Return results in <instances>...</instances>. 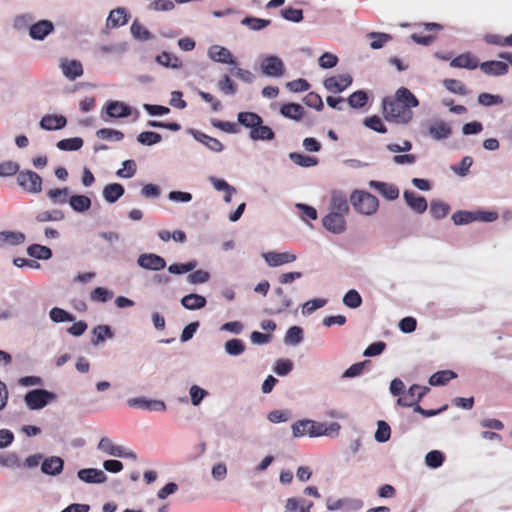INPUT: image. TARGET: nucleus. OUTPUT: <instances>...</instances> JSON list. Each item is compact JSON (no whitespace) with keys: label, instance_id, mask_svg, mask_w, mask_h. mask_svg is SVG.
Returning <instances> with one entry per match:
<instances>
[{"label":"nucleus","instance_id":"59","mask_svg":"<svg viewBox=\"0 0 512 512\" xmlns=\"http://www.w3.org/2000/svg\"><path fill=\"white\" fill-rule=\"evenodd\" d=\"M342 302L345 306L355 309L362 304V298L356 290L351 289L344 295Z\"/></svg>","mask_w":512,"mask_h":512},{"label":"nucleus","instance_id":"37","mask_svg":"<svg viewBox=\"0 0 512 512\" xmlns=\"http://www.w3.org/2000/svg\"><path fill=\"white\" fill-rule=\"evenodd\" d=\"M92 334L95 336V339L91 340L92 345L98 346L100 343H103L106 339L113 338L114 334L109 325H97L93 328Z\"/></svg>","mask_w":512,"mask_h":512},{"label":"nucleus","instance_id":"63","mask_svg":"<svg viewBox=\"0 0 512 512\" xmlns=\"http://www.w3.org/2000/svg\"><path fill=\"white\" fill-rule=\"evenodd\" d=\"M241 23L248 26L251 30L258 31L267 27L271 21L255 17H245Z\"/></svg>","mask_w":512,"mask_h":512},{"label":"nucleus","instance_id":"19","mask_svg":"<svg viewBox=\"0 0 512 512\" xmlns=\"http://www.w3.org/2000/svg\"><path fill=\"white\" fill-rule=\"evenodd\" d=\"M369 187L378 191L387 200H395L399 197V189L396 185L376 180L369 182Z\"/></svg>","mask_w":512,"mask_h":512},{"label":"nucleus","instance_id":"31","mask_svg":"<svg viewBox=\"0 0 512 512\" xmlns=\"http://www.w3.org/2000/svg\"><path fill=\"white\" fill-rule=\"evenodd\" d=\"M348 211L349 206L345 195L342 193H334L330 201V212L346 215Z\"/></svg>","mask_w":512,"mask_h":512},{"label":"nucleus","instance_id":"33","mask_svg":"<svg viewBox=\"0 0 512 512\" xmlns=\"http://www.w3.org/2000/svg\"><path fill=\"white\" fill-rule=\"evenodd\" d=\"M26 240L25 234L19 231H1L0 241L9 246L22 245Z\"/></svg>","mask_w":512,"mask_h":512},{"label":"nucleus","instance_id":"38","mask_svg":"<svg viewBox=\"0 0 512 512\" xmlns=\"http://www.w3.org/2000/svg\"><path fill=\"white\" fill-rule=\"evenodd\" d=\"M237 120L241 125L249 128L250 131L263 123L262 118L254 112H240L237 115Z\"/></svg>","mask_w":512,"mask_h":512},{"label":"nucleus","instance_id":"10","mask_svg":"<svg viewBox=\"0 0 512 512\" xmlns=\"http://www.w3.org/2000/svg\"><path fill=\"white\" fill-rule=\"evenodd\" d=\"M429 391L428 387H423L417 384L412 385L407 394L398 398L397 404L403 407H413L426 395Z\"/></svg>","mask_w":512,"mask_h":512},{"label":"nucleus","instance_id":"52","mask_svg":"<svg viewBox=\"0 0 512 512\" xmlns=\"http://www.w3.org/2000/svg\"><path fill=\"white\" fill-rule=\"evenodd\" d=\"M347 101H348V104L350 107L359 109L366 105V103L368 101V95L365 91L358 90V91L352 93L348 97Z\"/></svg>","mask_w":512,"mask_h":512},{"label":"nucleus","instance_id":"41","mask_svg":"<svg viewBox=\"0 0 512 512\" xmlns=\"http://www.w3.org/2000/svg\"><path fill=\"white\" fill-rule=\"evenodd\" d=\"M289 159L300 167H313L318 164V159L313 156L304 155L297 152H291L288 155Z\"/></svg>","mask_w":512,"mask_h":512},{"label":"nucleus","instance_id":"45","mask_svg":"<svg viewBox=\"0 0 512 512\" xmlns=\"http://www.w3.org/2000/svg\"><path fill=\"white\" fill-rule=\"evenodd\" d=\"M456 377H457L456 373H454L451 370L438 371L430 376L429 384L432 386L445 385L451 379H454Z\"/></svg>","mask_w":512,"mask_h":512},{"label":"nucleus","instance_id":"62","mask_svg":"<svg viewBox=\"0 0 512 512\" xmlns=\"http://www.w3.org/2000/svg\"><path fill=\"white\" fill-rule=\"evenodd\" d=\"M326 303H327V300L322 299V298H316V299L309 300L303 304L302 314L310 315V314L314 313L317 309L324 307L326 305Z\"/></svg>","mask_w":512,"mask_h":512},{"label":"nucleus","instance_id":"26","mask_svg":"<svg viewBox=\"0 0 512 512\" xmlns=\"http://www.w3.org/2000/svg\"><path fill=\"white\" fill-rule=\"evenodd\" d=\"M61 69L66 78L75 80L83 75V67L81 62L77 60H64L61 63Z\"/></svg>","mask_w":512,"mask_h":512},{"label":"nucleus","instance_id":"58","mask_svg":"<svg viewBox=\"0 0 512 512\" xmlns=\"http://www.w3.org/2000/svg\"><path fill=\"white\" fill-rule=\"evenodd\" d=\"M444 462V455L439 450H432L425 456V463L430 468H438Z\"/></svg>","mask_w":512,"mask_h":512},{"label":"nucleus","instance_id":"40","mask_svg":"<svg viewBox=\"0 0 512 512\" xmlns=\"http://www.w3.org/2000/svg\"><path fill=\"white\" fill-rule=\"evenodd\" d=\"M35 219L39 223L59 222L65 219V214L60 209H52L39 212Z\"/></svg>","mask_w":512,"mask_h":512},{"label":"nucleus","instance_id":"36","mask_svg":"<svg viewBox=\"0 0 512 512\" xmlns=\"http://www.w3.org/2000/svg\"><path fill=\"white\" fill-rule=\"evenodd\" d=\"M249 137L251 140L254 141H271L274 139L275 133L270 127L263 125V123H260L259 126H256L254 129L250 131Z\"/></svg>","mask_w":512,"mask_h":512},{"label":"nucleus","instance_id":"21","mask_svg":"<svg viewBox=\"0 0 512 512\" xmlns=\"http://www.w3.org/2000/svg\"><path fill=\"white\" fill-rule=\"evenodd\" d=\"M406 204L416 213L422 214L427 209V201L424 197L417 195L414 191L405 190L403 193Z\"/></svg>","mask_w":512,"mask_h":512},{"label":"nucleus","instance_id":"53","mask_svg":"<svg viewBox=\"0 0 512 512\" xmlns=\"http://www.w3.org/2000/svg\"><path fill=\"white\" fill-rule=\"evenodd\" d=\"M449 210H450L449 205L442 201L434 200L430 203V213L436 219H442V218L446 217Z\"/></svg>","mask_w":512,"mask_h":512},{"label":"nucleus","instance_id":"39","mask_svg":"<svg viewBox=\"0 0 512 512\" xmlns=\"http://www.w3.org/2000/svg\"><path fill=\"white\" fill-rule=\"evenodd\" d=\"M70 207L78 213H83L90 209L91 199L85 195H72L69 198Z\"/></svg>","mask_w":512,"mask_h":512},{"label":"nucleus","instance_id":"29","mask_svg":"<svg viewBox=\"0 0 512 512\" xmlns=\"http://www.w3.org/2000/svg\"><path fill=\"white\" fill-rule=\"evenodd\" d=\"M280 114L285 118L300 121L304 116V108L297 103H287L280 107Z\"/></svg>","mask_w":512,"mask_h":512},{"label":"nucleus","instance_id":"25","mask_svg":"<svg viewBox=\"0 0 512 512\" xmlns=\"http://www.w3.org/2000/svg\"><path fill=\"white\" fill-rule=\"evenodd\" d=\"M312 507L313 503L311 501L291 497L286 500L284 512H311Z\"/></svg>","mask_w":512,"mask_h":512},{"label":"nucleus","instance_id":"51","mask_svg":"<svg viewBox=\"0 0 512 512\" xmlns=\"http://www.w3.org/2000/svg\"><path fill=\"white\" fill-rule=\"evenodd\" d=\"M96 136L99 139L116 142H119L124 138V134L121 131L110 128L99 129L96 131Z\"/></svg>","mask_w":512,"mask_h":512},{"label":"nucleus","instance_id":"48","mask_svg":"<svg viewBox=\"0 0 512 512\" xmlns=\"http://www.w3.org/2000/svg\"><path fill=\"white\" fill-rule=\"evenodd\" d=\"M56 146L62 151H76L83 146V139L80 137L62 139L57 142Z\"/></svg>","mask_w":512,"mask_h":512},{"label":"nucleus","instance_id":"64","mask_svg":"<svg viewBox=\"0 0 512 512\" xmlns=\"http://www.w3.org/2000/svg\"><path fill=\"white\" fill-rule=\"evenodd\" d=\"M189 395L191 403L194 406H198L200 405L202 400L208 395V392L205 389L199 387L198 385H192L189 389Z\"/></svg>","mask_w":512,"mask_h":512},{"label":"nucleus","instance_id":"35","mask_svg":"<svg viewBox=\"0 0 512 512\" xmlns=\"http://www.w3.org/2000/svg\"><path fill=\"white\" fill-rule=\"evenodd\" d=\"M128 22V15L124 8L112 10L107 18V26L111 28L120 27Z\"/></svg>","mask_w":512,"mask_h":512},{"label":"nucleus","instance_id":"49","mask_svg":"<svg viewBox=\"0 0 512 512\" xmlns=\"http://www.w3.org/2000/svg\"><path fill=\"white\" fill-rule=\"evenodd\" d=\"M217 88L223 94L228 96L235 95L237 92L236 84L228 75L222 76V78L217 82Z\"/></svg>","mask_w":512,"mask_h":512},{"label":"nucleus","instance_id":"46","mask_svg":"<svg viewBox=\"0 0 512 512\" xmlns=\"http://www.w3.org/2000/svg\"><path fill=\"white\" fill-rule=\"evenodd\" d=\"M47 196L53 204H65L69 202L70 198L69 189L67 187L50 189L47 192Z\"/></svg>","mask_w":512,"mask_h":512},{"label":"nucleus","instance_id":"44","mask_svg":"<svg viewBox=\"0 0 512 512\" xmlns=\"http://www.w3.org/2000/svg\"><path fill=\"white\" fill-rule=\"evenodd\" d=\"M246 349L244 342L240 339L233 338L225 342L224 351L232 357L241 355Z\"/></svg>","mask_w":512,"mask_h":512},{"label":"nucleus","instance_id":"9","mask_svg":"<svg viewBox=\"0 0 512 512\" xmlns=\"http://www.w3.org/2000/svg\"><path fill=\"white\" fill-rule=\"evenodd\" d=\"M427 135L435 141L446 140L452 135V128L442 119H433L428 123Z\"/></svg>","mask_w":512,"mask_h":512},{"label":"nucleus","instance_id":"6","mask_svg":"<svg viewBox=\"0 0 512 512\" xmlns=\"http://www.w3.org/2000/svg\"><path fill=\"white\" fill-rule=\"evenodd\" d=\"M260 69L263 75L273 78L282 77L285 73L283 61L275 55L265 56L260 63Z\"/></svg>","mask_w":512,"mask_h":512},{"label":"nucleus","instance_id":"42","mask_svg":"<svg viewBox=\"0 0 512 512\" xmlns=\"http://www.w3.org/2000/svg\"><path fill=\"white\" fill-rule=\"evenodd\" d=\"M302 341H303V329L299 326L290 327L284 336V343L288 346H297Z\"/></svg>","mask_w":512,"mask_h":512},{"label":"nucleus","instance_id":"13","mask_svg":"<svg viewBox=\"0 0 512 512\" xmlns=\"http://www.w3.org/2000/svg\"><path fill=\"white\" fill-rule=\"evenodd\" d=\"M353 78L350 74H340L324 80V87L332 93H341L352 84Z\"/></svg>","mask_w":512,"mask_h":512},{"label":"nucleus","instance_id":"22","mask_svg":"<svg viewBox=\"0 0 512 512\" xmlns=\"http://www.w3.org/2000/svg\"><path fill=\"white\" fill-rule=\"evenodd\" d=\"M483 73L490 76H502L508 73L509 66L502 61H486L479 64Z\"/></svg>","mask_w":512,"mask_h":512},{"label":"nucleus","instance_id":"18","mask_svg":"<svg viewBox=\"0 0 512 512\" xmlns=\"http://www.w3.org/2000/svg\"><path fill=\"white\" fill-rule=\"evenodd\" d=\"M189 133L196 141L202 143L214 153H221L224 150V145L216 138L208 136L205 133L195 129H190Z\"/></svg>","mask_w":512,"mask_h":512},{"label":"nucleus","instance_id":"43","mask_svg":"<svg viewBox=\"0 0 512 512\" xmlns=\"http://www.w3.org/2000/svg\"><path fill=\"white\" fill-rule=\"evenodd\" d=\"M27 254L30 257L39 259V260H48L52 257V251L50 248L40 245V244H32L27 248Z\"/></svg>","mask_w":512,"mask_h":512},{"label":"nucleus","instance_id":"27","mask_svg":"<svg viewBox=\"0 0 512 512\" xmlns=\"http://www.w3.org/2000/svg\"><path fill=\"white\" fill-rule=\"evenodd\" d=\"M450 66L453 68H466L473 70L479 67V62L478 59L472 56L470 53H464L452 59Z\"/></svg>","mask_w":512,"mask_h":512},{"label":"nucleus","instance_id":"56","mask_svg":"<svg viewBox=\"0 0 512 512\" xmlns=\"http://www.w3.org/2000/svg\"><path fill=\"white\" fill-rule=\"evenodd\" d=\"M391 429L385 421H378L374 438L379 443L387 442L390 439Z\"/></svg>","mask_w":512,"mask_h":512},{"label":"nucleus","instance_id":"11","mask_svg":"<svg viewBox=\"0 0 512 512\" xmlns=\"http://www.w3.org/2000/svg\"><path fill=\"white\" fill-rule=\"evenodd\" d=\"M137 264L151 271H160L166 267V261L163 257L154 253H143L137 258Z\"/></svg>","mask_w":512,"mask_h":512},{"label":"nucleus","instance_id":"15","mask_svg":"<svg viewBox=\"0 0 512 512\" xmlns=\"http://www.w3.org/2000/svg\"><path fill=\"white\" fill-rule=\"evenodd\" d=\"M207 55L209 59L214 62L236 65V61L232 53L226 47L212 45L208 48Z\"/></svg>","mask_w":512,"mask_h":512},{"label":"nucleus","instance_id":"54","mask_svg":"<svg viewBox=\"0 0 512 512\" xmlns=\"http://www.w3.org/2000/svg\"><path fill=\"white\" fill-rule=\"evenodd\" d=\"M452 220L455 225H465L477 221L475 211H457L452 215Z\"/></svg>","mask_w":512,"mask_h":512},{"label":"nucleus","instance_id":"28","mask_svg":"<svg viewBox=\"0 0 512 512\" xmlns=\"http://www.w3.org/2000/svg\"><path fill=\"white\" fill-rule=\"evenodd\" d=\"M67 121L64 116L46 115L40 121V127L44 130H59L65 127Z\"/></svg>","mask_w":512,"mask_h":512},{"label":"nucleus","instance_id":"17","mask_svg":"<svg viewBox=\"0 0 512 512\" xmlns=\"http://www.w3.org/2000/svg\"><path fill=\"white\" fill-rule=\"evenodd\" d=\"M263 258L270 267H278L294 262L297 256L293 252H267L263 254Z\"/></svg>","mask_w":512,"mask_h":512},{"label":"nucleus","instance_id":"55","mask_svg":"<svg viewBox=\"0 0 512 512\" xmlns=\"http://www.w3.org/2000/svg\"><path fill=\"white\" fill-rule=\"evenodd\" d=\"M161 140H162L161 135L157 132H152V131L141 132L137 136V141L139 143H141L142 145H146V146H152L154 144L159 143Z\"/></svg>","mask_w":512,"mask_h":512},{"label":"nucleus","instance_id":"12","mask_svg":"<svg viewBox=\"0 0 512 512\" xmlns=\"http://www.w3.org/2000/svg\"><path fill=\"white\" fill-rule=\"evenodd\" d=\"M322 225L333 234H341L346 230L345 215L329 212L323 217Z\"/></svg>","mask_w":512,"mask_h":512},{"label":"nucleus","instance_id":"30","mask_svg":"<svg viewBox=\"0 0 512 512\" xmlns=\"http://www.w3.org/2000/svg\"><path fill=\"white\" fill-rule=\"evenodd\" d=\"M103 197L108 203H115L124 193V187L119 183H110L103 188Z\"/></svg>","mask_w":512,"mask_h":512},{"label":"nucleus","instance_id":"1","mask_svg":"<svg viewBox=\"0 0 512 512\" xmlns=\"http://www.w3.org/2000/svg\"><path fill=\"white\" fill-rule=\"evenodd\" d=\"M418 105L416 96L405 87H400L393 97H386L382 101L385 119L396 124H408L413 119L411 109Z\"/></svg>","mask_w":512,"mask_h":512},{"label":"nucleus","instance_id":"20","mask_svg":"<svg viewBox=\"0 0 512 512\" xmlns=\"http://www.w3.org/2000/svg\"><path fill=\"white\" fill-rule=\"evenodd\" d=\"M54 30V25L49 20H40L29 28V35L34 40H43Z\"/></svg>","mask_w":512,"mask_h":512},{"label":"nucleus","instance_id":"47","mask_svg":"<svg viewBox=\"0 0 512 512\" xmlns=\"http://www.w3.org/2000/svg\"><path fill=\"white\" fill-rule=\"evenodd\" d=\"M295 208L299 211L300 219L307 223L308 220H316L318 217L317 210L304 203H296Z\"/></svg>","mask_w":512,"mask_h":512},{"label":"nucleus","instance_id":"2","mask_svg":"<svg viewBox=\"0 0 512 512\" xmlns=\"http://www.w3.org/2000/svg\"><path fill=\"white\" fill-rule=\"evenodd\" d=\"M350 202L353 208L363 215H372L378 208V199L364 191H354L350 196Z\"/></svg>","mask_w":512,"mask_h":512},{"label":"nucleus","instance_id":"14","mask_svg":"<svg viewBox=\"0 0 512 512\" xmlns=\"http://www.w3.org/2000/svg\"><path fill=\"white\" fill-rule=\"evenodd\" d=\"M127 404L133 408L145 409L149 411H165L166 404L162 400H151L146 397L130 398Z\"/></svg>","mask_w":512,"mask_h":512},{"label":"nucleus","instance_id":"32","mask_svg":"<svg viewBox=\"0 0 512 512\" xmlns=\"http://www.w3.org/2000/svg\"><path fill=\"white\" fill-rule=\"evenodd\" d=\"M206 298L199 294H188L181 299V304L188 310H199L205 307Z\"/></svg>","mask_w":512,"mask_h":512},{"label":"nucleus","instance_id":"7","mask_svg":"<svg viewBox=\"0 0 512 512\" xmlns=\"http://www.w3.org/2000/svg\"><path fill=\"white\" fill-rule=\"evenodd\" d=\"M292 435L294 438H300L305 435L309 437H320L321 422L313 420H299L292 425Z\"/></svg>","mask_w":512,"mask_h":512},{"label":"nucleus","instance_id":"50","mask_svg":"<svg viewBox=\"0 0 512 512\" xmlns=\"http://www.w3.org/2000/svg\"><path fill=\"white\" fill-rule=\"evenodd\" d=\"M50 319L55 323L73 322L75 316L62 308L54 307L49 312Z\"/></svg>","mask_w":512,"mask_h":512},{"label":"nucleus","instance_id":"34","mask_svg":"<svg viewBox=\"0 0 512 512\" xmlns=\"http://www.w3.org/2000/svg\"><path fill=\"white\" fill-rule=\"evenodd\" d=\"M155 61L157 64L170 69H180L182 67V63L178 57L166 51L157 55Z\"/></svg>","mask_w":512,"mask_h":512},{"label":"nucleus","instance_id":"60","mask_svg":"<svg viewBox=\"0 0 512 512\" xmlns=\"http://www.w3.org/2000/svg\"><path fill=\"white\" fill-rule=\"evenodd\" d=\"M367 36L372 39L370 43L372 49H380L385 43L392 39V37L386 33L371 32Z\"/></svg>","mask_w":512,"mask_h":512},{"label":"nucleus","instance_id":"61","mask_svg":"<svg viewBox=\"0 0 512 512\" xmlns=\"http://www.w3.org/2000/svg\"><path fill=\"white\" fill-rule=\"evenodd\" d=\"M137 166L134 160H125L122 163V168L116 172L119 178H131L135 175Z\"/></svg>","mask_w":512,"mask_h":512},{"label":"nucleus","instance_id":"24","mask_svg":"<svg viewBox=\"0 0 512 512\" xmlns=\"http://www.w3.org/2000/svg\"><path fill=\"white\" fill-rule=\"evenodd\" d=\"M106 116L109 118H123L131 114L130 107L119 101H110L106 104Z\"/></svg>","mask_w":512,"mask_h":512},{"label":"nucleus","instance_id":"8","mask_svg":"<svg viewBox=\"0 0 512 512\" xmlns=\"http://www.w3.org/2000/svg\"><path fill=\"white\" fill-rule=\"evenodd\" d=\"M363 507V502L359 499L342 498L333 499L328 498L326 500V508L329 511H342V512H354L358 511Z\"/></svg>","mask_w":512,"mask_h":512},{"label":"nucleus","instance_id":"5","mask_svg":"<svg viewBox=\"0 0 512 512\" xmlns=\"http://www.w3.org/2000/svg\"><path fill=\"white\" fill-rule=\"evenodd\" d=\"M97 449L100 452L113 457L128 458L132 460H136L137 458L133 451L127 450L122 446L114 444L113 441L108 437H102L100 439L97 445Z\"/></svg>","mask_w":512,"mask_h":512},{"label":"nucleus","instance_id":"3","mask_svg":"<svg viewBox=\"0 0 512 512\" xmlns=\"http://www.w3.org/2000/svg\"><path fill=\"white\" fill-rule=\"evenodd\" d=\"M57 400V395L45 389H34L26 393L24 401L30 410H40Z\"/></svg>","mask_w":512,"mask_h":512},{"label":"nucleus","instance_id":"57","mask_svg":"<svg viewBox=\"0 0 512 512\" xmlns=\"http://www.w3.org/2000/svg\"><path fill=\"white\" fill-rule=\"evenodd\" d=\"M130 31H131L132 36L135 39H138L141 41H146V40H149L152 38L151 33L144 26H142L137 20H135L132 23V25L130 27Z\"/></svg>","mask_w":512,"mask_h":512},{"label":"nucleus","instance_id":"4","mask_svg":"<svg viewBox=\"0 0 512 512\" xmlns=\"http://www.w3.org/2000/svg\"><path fill=\"white\" fill-rule=\"evenodd\" d=\"M17 184L26 192L38 194L42 191V178L32 170H22L17 174Z\"/></svg>","mask_w":512,"mask_h":512},{"label":"nucleus","instance_id":"23","mask_svg":"<svg viewBox=\"0 0 512 512\" xmlns=\"http://www.w3.org/2000/svg\"><path fill=\"white\" fill-rule=\"evenodd\" d=\"M64 467V461L58 456H50L43 460L41 465V471L50 476L59 475Z\"/></svg>","mask_w":512,"mask_h":512},{"label":"nucleus","instance_id":"16","mask_svg":"<svg viewBox=\"0 0 512 512\" xmlns=\"http://www.w3.org/2000/svg\"><path fill=\"white\" fill-rule=\"evenodd\" d=\"M77 477L84 483L102 484L107 481V476L103 470L97 468H84L77 472Z\"/></svg>","mask_w":512,"mask_h":512}]
</instances>
